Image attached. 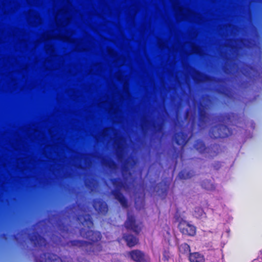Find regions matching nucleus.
Returning <instances> with one entry per match:
<instances>
[{
	"instance_id": "6e6552de",
	"label": "nucleus",
	"mask_w": 262,
	"mask_h": 262,
	"mask_svg": "<svg viewBox=\"0 0 262 262\" xmlns=\"http://www.w3.org/2000/svg\"><path fill=\"white\" fill-rule=\"evenodd\" d=\"M35 262H63L62 258L52 252H47L34 256Z\"/></svg>"
},
{
	"instance_id": "20e7f679",
	"label": "nucleus",
	"mask_w": 262,
	"mask_h": 262,
	"mask_svg": "<svg viewBox=\"0 0 262 262\" xmlns=\"http://www.w3.org/2000/svg\"><path fill=\"white\" fill-rule=\"evenodd\" d=\"M193 147L200 154H208V157L210 158L216 157L221 150V147L219 144H214L207 147L205 143L200 139L195 141Z\"/></svg>"
},
{
	"instance_id": "f03ea898",
	"label": "nucleus",
	"mask_w": 262,
	"mask_h": 262,
	"mask_svg": "<svg viewBox=\"0 0 262 262\" xmlns=\"http://www.w3.org/2000/svg\"><path fill=\"white\" fill-rule=\"evenodd\" d=\"M233 113H223L215 116V120L218 124L213 126L209 131L210 137L213 139L225 138L232 134V130L226 124L231 122Z\"/></svg>"
},
{
	"instance_id": "4468645a",
	"label": "nucleus",
	"mask_w": 262,
	"mask_h": 262,
	"mask_svg": "<svg viewBox=\"0 0 262 262\" xmlns=\"http://www.w3.org/2000/svg\"><path fill=\"white\" fill-rule=\"evenodd\" d=\"M123 238L126 242V245L129 247L135 246L139 242L138 238L130 234H124Z\"/></svg>"
},
{
	"instance_id": "dca6fc26",
	"label": "nucleus",
	"mask_w": 262,
	"mask_h": 262,
	"mask_svg": "<svg viewBox=\"0 0 262 262\" xmlns=\"http://www.w3.org/2000/svg\"><path fill=\"white\" fill-rule=\"evenodd\" d=\"M189 260L190 262H204V256L198 252L190 253L189 256Z\"/></svg>"
},
{
	"instance_id": "a211bd4d",
	"label": "nucleus",
	"mask_w": 262,
	"mask_h": 262,
	"mask_svg": "<svg viewBox=\"0 0 262 262\" xmlns=\"http://www.w3.org/2000/svg\"><path fill=\"white\" fill-rule=\"evenodd\" d=\"M179 251L182 254H189L190 252V247L187 243H183L179 247Z\"/></svg>"
},
{
	"instance_id": "7ed1b4c3",
	"label": "nucleus",
	"mask_w": 262,
	"mask_h": 262,
	"mask_svg": "<svg viewBox=\"0 0 262 262\" xmlns=\"http://www.w3.org/2000/svg\"><path fill=\"white\" fill-rule=\"evenodd\" d=\"M110 182L114 187L111 192V194L120 203L122 207L128 208V201L121 191L122 188L125 187V182L120 178H111Z\"/></svg>"
},
{
	"instance_id": "1a4fd4ad",
	"label": "nucleus",
	"mask_w": 262,
	"mask_h": 262,
	"mask_svg": "<svg viewBox=\"0 0 262 262\" xmlns=\"http://www.w3.org/2000/svg\"><path fill=\"white\" fill-rule=\"evenodd\" d=\"M93 207L95 211L100 215H104L108 211V206L106 203L100 199H95L93 201Z\"/></svg>"
},
{
	"instance_id": "5701e85b",
	"label": "nucleus",
	"mask_w": 262,
	"mask_h": 262,
	"mask_svg": "<svg viewBox=\"0 0 262 262\" xmlns=\"http://www.w3.org/2000/svg\"><path fill=\"white\" fill-rule=\"evenodd\" d=\"M163 259L166 260H168L169 258L168 252L165 251L163 254Z\"/></svg>"
},
{
	"instance_id": "4be33fe9",
	"label": "nucleus",
	"mask_w": 262,
	"mask_h": 262,
	"mask_svg": "<svg viewBox=\"0 0 262 262\" xmlns=\"http://www.w3.org/2000/svg\"><path fill=\"white\" fill-rule=\"evenodd\" d=\"M57 227L58 229L61 231H65L66 228H67L66 226L63 223H58Z\"/></svg>"
},
{
	"instance_id": "ddd939ff",
	"label": "nucleus",
	"mask_w": 262,
	"mask_h": 262,
	"mask_svg": "<svg viewBox=\"0 0 262 262\" xmlns=\"http://www.w3.org/2000/svg\"><path fill=\"white\" fill-rule=\"evenodd\" d=\"M30 240L35 246L46 247L47 244L46 239L37 232H34L31 235Z\"/></svg>"
},
{
	"instance_id": "9d476101",
	"label": "nucleus",
	"mask_w": 262,
	"mask_h": 262,
	"mask_svg": "<svg viewBox=\"0 0 262 262\" xmlns=\"http://www.w3.org/2000/svg\"><path fill=\"white\" fill-rule=\"evenodd\" d=\"M169 184L166 180H163L154 187V190L158 193V195L165 199L169 188Z\"/></svg>"
},
{
	"instance_id": "aec40b11",
	"label": "nucleus",
	"mask_w": 262,
	"mask_h": 262,
	"mask_svg": "<svg viewBox=\"0 0 262 262\" xmlns=\"http://www.w3.org/2000/svg\"><path fill=\"white\" fill-rule=\"evenodd\" d=\"M203 209L201 207H196L194 209V216L196 218L202 217L204 214H205Z\"/></svg>"
},
{
	"instance_id": "423d86ee",
	"label": "nucleus",
	"mask_w": 262,
	"mask_h": 262,
	"mask_svg": "<svg viewBox=\"0 0 262 262\" xmlns=\"http://www.w3.org/2000/svg\"><path fill=\"white\" fill-rule=\"evenodd\" d=\"M207 105L202 102L198 103V126L200 128H204L206 126L208 117L206 112Z\"/></svg>"
},
{
	"instance_id": "0eeeda50",
	"label": "nucleus",
	"mask_w": 262,
	"mask_h": 262,
	"mask_svg": "<svg viewBox=\"0 0 262 262\" xmlns=\"http://www.w3.org/2000/svg\"><path fill=\"white\" fill-rule=\"evenodd\" d=\"M180 232L184 235L193 236L196 234V227L188 222L181 220L178 224Z\"/></svg>"
},
{
	"instance_id": "f8f14e48",
	"label": "nucleus",
	"mask_w": 262,
	"mask_h": 262,
	"mask_svg": "<svg viewBox=\"0 0 262 262\" xmlns=\"http://www.w3.org/2000/svg\"><path fill=\"white\" fill-rule=\"evenodd\" d=\"M174 140L177 145L183 148L187 143L189 138L186 133L183 132H179L174 134Z\"/></svg>"
},
{
	"instance_id": "f3484780",
	"label": "nucleus",
	"mask_w": 262,
	"mask_h": 262,
	"mask_svg": "<svg viewBox=\"0 0 262 262\" xmlns=\"http://www.w3.org/2000/svg\"><path fill=\"white\" fill-rule=\"evenodd\" d=\"M194 174L193 170L187 171L186 169L182 170L179 173L178 176L180 179H187L192 177Z\"/></svg>"
},
{
	"instance_id": "f257e3e1",
	"label": "nucleus",
	"mask_w": 262,
	"mask_h": 262,
	"mask_svg": "<svg viewBox=\"0 0 262 262\" xmlns=\"http://www.w3.org/2000/svg\"><path fill=\"white\" fill-rule=\"evenodd\" d=\"M77 219L83 226L79 230L80 235L89 242L75 239L68 242L67 245L70 247L81 248L88 254H98L102 250V235L99 231L91 230L94 226L91 215L84 212L79 215Z\"/></svg>"
},
{
	"instance_id": "9b49d317",
	"label": "nucleus",
	"mask_w": 262,
	"mask_h": 262,
	"mask_svg": "<svg viewBox=\"0 0 262 262\" xmlns=\"http://www.w3.org/2000/svg\"><path fill=\"white\" fill-rule=\"evenodd\" d=\"M128 255L135 262H148L149 261L144 253L139 250H133L128 252Z\"/></svg>"
},
{
	"instance_id": "2eb2a0df",
	"label": "nucleus",
	"mask_w": 262,
	"mask_h": 262,
	"mask_svg": "<svg viewBox=\"0 0 262 262\" xmlns=\"http://www.w3.org/2000/svg\"><path fill=\"white\" fill-rule=\"evenodd\" d=\"M196 75L197 76L194 77V79L197 82H202L204 81H211L215 79V77L199 71H196Z\"/></svg>"
},
{
	"instance_id": "39448f33",
	"label": "nucleus",
	"mask_w": 262,
	"mask_h": 262,
	"mask_svg": "<svg viewBox=\"0 0 262 262\" xmlns=\"http://www.w3.org/2000/svg\"><path fill=\"white\" fill-rule=\"evenodd\" d=\"M124 226L126 229L131 230L136 235H138L142 230L143 224L141 222H137L134 215L128 214L127 220L124 223Z\"/></svg>"
},
{
	"instance_id": "6ab92c4d",
	"label": "nucleus",
	"mask_w": 262,
	"mask_h": 262,
	"mask_svg": "<svg viewBox=\"0 0 262 262\" xmlns=\"http://www.w3.org/2000/svg\"><path fill=\"white\" fill-rule=\"evenodd\" d=\"M103 164L111 169L114 168L117 165L116 162L111 158L104 159Z\"/></svg>"
},
{
	"instance_id": "b1692460",
	"label": "nucleus",
	"mask_w": 262,
	"mask_h": 262,
	"mask_svg": "<svg viewBox=\"0 0 262 262\" xmlns=\"http://www.w3.org/2000/svg\"><path fill=\"white\" fill-rule=\"evenodd\" d=\"M221 163L220 162H219L216 164V165H214V167H215V168L217 169L221 167Z\"/></svg>"
},
{
	"instance_id": "412c9836",
	"label": "nucleus",
	"mask_w": 262,
	"mask_h": 262,
	"mask_svg": "<svg viewBox=\"0 0 262 262\" xmlns=\"http://www.w3.org/2000/svg\"><path fill=\"white\" fill-rule=\"evenodd\" d=\"M201 186L202 188L209 190L213 188V185L210 181L205 180L201 182Z\"/></svg>"
}]
</instances>
